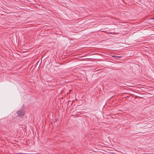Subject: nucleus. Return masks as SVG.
Instances as JSON below:
<instances>
[{"instance_id":"f257e3e1","label":"nucleus","mask_w":154,"mask_h":154,"mask_svg":"<svg viewBox=\"0 0 154 154\" xmlns=\"http://www.w3.org/2000/svg\"><path fill=\"white\" fill-rule=\"evenodd\" d=\"M24 112L25 111L23 108H21L17 112L18 116H23L24 114Z\"/></svg>"},{"instance_id":"f03ea898","label":"nucleus","mask_w":154,"mask_h":154,"mask_svg":"<svg viewBox=\"0 0 154 154\" xmlns=\"http://www.w3.org/2000/svg\"><path fill=\"white\" fill-rule=\"evenodd\" d=\"M72 91V90H69V93H70V91Z\"/></svg>"}]
</instances>
